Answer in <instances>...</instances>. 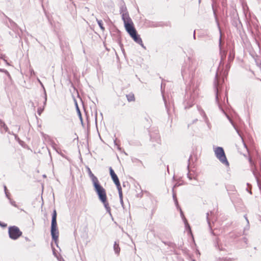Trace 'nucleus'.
I'll use <instances>...</instances> for the list:
<instances>
[{
    "label": "nucleus",
    "mask_w": 261,
    "mask_h": 261,
    "mask_svg": "<svg viewBox=\"0 0 261 261\" xmlns=\"http://www.w3.org/2000/svg\"><path fill=\"white\" fill-rule=\"evenodd\" d=\"M214 151L216 157L220 160V161H221L223 164L228 165V162L227 160L224 150L222 147H216Z\"/></svg>",
    "instance_id": "20e7f679"
},
{
    "label": "nucleus",
    "mask_w": 261,
    "mask_h": 261,
    "mask_svg": "<svg viewBox=\"0 0 261 261\" xmlns=\"http://www.w3.org/2000/svg\"><path fill=\"white\" fill-rule=\"evenodd\" d=\"M93 185L99 199L104 204L105 206L107 208L109 206V203L107 200L106 190L101 186L99 180L93 183Z\"/></svg>",
    "instance_id": "f03ea898"
},
{
    "label": "nucleus",
    "mask_w": 261,
    "mask_h": 261,
    "mask_svg": "<svg viewBox=\"0 0 261 261\" xmlns=\"http://www.w3.org/2000/svg\"><path fill=\"white\" fill-rule=\"evenodd\" d=\"M225 56H226V54L225 53V51L224 52V58H225ZM222 58L223 59V57H222Z\"/></svg>",
    "instance_id": "dca6fc26"
},
{
    "label": "nucleus",
    "mask_w": 261,
    "mask_h": 261,
    "mask_svg": "<svg viewBox=\"0 0 261 261\" xmlns=\"http://www.w3.org/2000/svg\"><path fill=\"white\" fill-rule=\"evenodd\" d=\"M114 249L115 251V252L117 254H119L120 251V248L119 246V244H117L116 242H115V244L114 245Z\"/></svg>",
    "instance_id": "f8f14e48"
},
{
    "label": "nucleus",
    "mask_w": 261,
    "mask_h": 261,
    "mask_svg": "<svg viewBox=\"0 0 261 261\" xmlns=\"http://www.w3.org/2000/svg\"><path fill=\"white\" fill-rule=\"evenodd\" d=\"M78 111H79V115H80V117L81 118H82V115H81V112H80L79 109H78Z\"/></svg>",
    "instance_id": "2eb2a0df"
},
{
    "label": "nucleus",
    "mask_w": 261,
    "mask_h": 261,
    "mask_svg": "<svg viewBox=\"0 0 261 261\" xmlns=\"http://www.w3.org/2000/svg\"><path fill=\"white\" fill-rule=\"evenodd\" d=\"M0 226H2V227H6L7 224L6 223L0 221Z\"/></svg>",
    "instance_id": "4468645a"
},
{
    "label": "nucleus",
    "mask_w": 261,
    "mask_h": 261,
    "mask_svg": "<svg viewBox=\"0 0 261 261\" xmlns=\"http://www.w3.org/2000/svg\"><path fill=\"white\" fill-rule=\"evenodd\" d=\"M109 170L110 175L114 182L115 183V184H118V183H119L120 181L117 175L115 174V172L114 171L112 167H110Z\"/></svg>",
    "instance_id": "423d86ee"
},
{
    "label": "nucleus",
    "mask_w": 261,
    "mask_h": 261,
    "mask_svg": "<svg viewBox=\"0 0 261 261\" xmlns=\"http://www.w3.org/2000/svg\"><path fill=\"white\" fill-rule=\"evenodd\" d=\"M57 214L56 210H54L53 211V215H52L51 228L57 227Z\"/></svg>",
    "instance_id": "0eeeda50"
},
{
    "label": "nucleus",
    "mask_w": 261,
    "mask_h": 261,
    "mask_svg": "<svg viewBox=\"0 0 261 261\" xmlns=\"http://www.w3.org/2000/svg\"><path fill=\"white\" fill-rule=\"evenodd\" d=\"M59 232L58 230V227L51 228V235L53 240L55 242H57L58 240Z\"/></svg>",
    "instance_id": "39448f33"
},
{
    "label": "nucleus",
    "mask_w": 261,
    "mask_h": 261,
    "mask_svg": "<svg viewBox=\"0 0 261 261\" xmlns=\"http://www.w3.org/2000/svg\"><path fill=\"white\" fill-rule=\"evenodd\" d=\"M115 185H116L117 188L118 189V191L120 201L121 202H123V194H122V188L121 187L120 183L119 182V183H118V184H117Z\"/></svg>",
    "instance_id": "6e6552de"
},
{
    "label": "nucleus",
    "mask_w": 261,
    "mask_h": 261,
    "mask_svg": "<svg viewBox=\"0 0 261 261\" xmlns=\"http://www.w3.org/2000/svg\"><path fill=\"white\" fill-rule=\"evenodd\" d=\"M97 23H98L99 27L101 29V30L103 31H105V28L103 26V23H102V20H97Z\"/></svg>",
    "instance_id": "ddd939ff"
},
{
    "label": "nucleus",
    "mask_w": 261,
    "mask_h": 261,
    "mask_svg": "<svg viewBox=\"0 0 261 261\" xmlns=\"http://www.w3.org/2000/svg\"><path fill=\"white\" fill-rule=\"evenodd\" d=\"M126 97L128 101L129 102H134L135 101V96L134 94L133 93H130L128 94H126Z\"/></svg>",
    "instance_id": "9d476101"
},
{
    "label": "nucleus",
    "mask_w": 261,
    "mask_h": 261,
    "mask_svg": "<svg viewBox=\"0 0 261 261\" xmlns=\"http://www.w3.org/2000/svg\"><path fill=\"white\" fill-rule=\"evenodd\" d=\"M8 232L9 237L12 240H16L22 234V231L16 226L9 227Z\"/></svg>",
    "instance_id": "7ed1b4c3"
},
{
    "label": "nucleus",
    "mask_w": 261,
    "mask_h": 261,
    "mask_svg": "<svg viewBox=\"0 0 261 261\" xmlns=\"http://www.w3.org/2000/svg\"><path fill=\"white\" fill-rule=\"evenodd\" d=\"M0 129H3V130L6 132L8 130V128L6 124L3 121L0 120Z\"/></svg>",
    "instance_id": "9b49d317"
},
{
    "label": "nucleus",
    "mask_w": 261,
    "mask_h": 261,
    "mask_svg": "<svg viewBox=\"0 0 261 261\" xmlns=\"http://www.w3.org/2000/svg\"><path fill=\"white\" fill-rule=\"evenodd\" d=\"M88 171L89 175L92 180V183L96 182L98 181V178L94 175V174L92 172L90 168H88Z\"/></svg>",
    "instance_id": "1a4fd4ad"
},
{
    "label": "nucleus",
    "mask_w": 261,
    "mask_h": 261,
    "mask_svg": "<svg viewBox=\"0 0 261 261\" xmlns=\"http://www.w3.org/2000/svg\"><path fill=\"white\" fill-rule=\"evenodd\" d=\"M122 18L127 32L136 42L142 44V40L140 36L137 34L131 19L128 16H125L124 15H123Z\"/></svg>",
    "instance_id": "f257e3e1"
}]
</instances>
